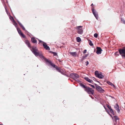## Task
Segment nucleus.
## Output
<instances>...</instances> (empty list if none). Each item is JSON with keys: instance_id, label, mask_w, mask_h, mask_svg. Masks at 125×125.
<instances>
[{"instance_id": "nucleus-1", "label": "nucleus", "mask_w": 125, "mask_h": 125, "mask_svg": "<svg viewBox=\"0 0 125 125\" xmlns=\"http://www.w3.org/2000/svg\"><path fill=\"white\" fill-rule=\"evenodd\" d=\"M31 50L36 56H39L40 58L42 59H44L46 62H48L50 64V62H51V61L47 59L42 54H39L38 49L35 46H32Z\"/></svg>"}, {"instance_id": "nucleus-2", "label": "nucleus", "mask_w": 125, "mask_h": 125, "mask_svg": "<svg viewBox=\"0 0 125 125\" xmlns=\"http://www.w3.org/2000/svg\"><path fill=\"white\" fill-rule=\"evenodd\" d=\"M94 85L95 86V88L99 92L103 93L104 92V90L102 89L100 86L94 83ZM94 88L95 87H94Z\"/></svg>"}, {"instance_id": "nucleus-3", "label": "nucleus", "mask_w": 125, "mask_h": 125, "mask_svg": "<svg viewBox=\"0 0 125 125\" xmlns=\"http://www.w3.org/2000/svg\"><path fill=\"white\" fill-rule=\"evenodd\" d=\"M37 39L39 41V44H40V43L42 42L43 43V45L44 48L46 50L48 51L50 50V48H49V47L47 45L46 43L41 40H39L37 38Z\"/></svg>"}, {"instance_id": "nucleus-4", "label": "nucleus", "mask_w": 125, "mask_h": 125, "mask_svg": "<svg viewBox=\"0 0 125 125\" xmlns=\"http://www.w3.org/2000/svg\"><path fill=\"white\" fill-rule=\"evenodd\" d=\"M102 73L101 72L98 71H96L95 72V74L96 76L97 77L101 79L104 77V76L102 74Z\"/></svg>"}, {"instance_id": "nucleus-5", "label": "nucleus", "mask_w": 125, "mask_h": 125, "mask_svg": "<svg viewBox=\"0 0 125 125\" xmlns=\"http://www.w3.org/2000/svg\"><path fill=\"white\" fill-rule=\"evenodd\" d=\"M70 77L73 80H75L76 79L79 78V75L77 73H72L70 74Z\"/></svg>"}, {"instance_id": "nucleus-6", "label": "nucleus", "mask_w": 125, "mask_h": 125, "mask_svg": "<svg viewBox=\"0 0 125 125\" xmlns=\"http://www.w3.org/2000/svg\"><path fill=\"white\" fill-rule=\"evenodd\" d=\"M50 62V64L53 68H56L57 71L60 73H62V72L61 70L58 66L55 65L54 63H52V62Z\"/></svg>"}, {"instance_id": "nucleus-7", "label": "nucleus", "mask_w": 125, "mask_h": 125, "mask_svg": "<svg viewBox=\"0 0 125 125\" xmlns=\"http://www.w3.org/2000/svg\"><path fill=\"white\" fill-rule=\"evenodd\" d=\"M119 53L122 57L125 58V47L123 49L119 50Z\"/></svg>"}, {"instance_id": "nucleus-8", "label": "nucleus", "mask_w": 125, "mask_h": 125, "mask_svg": "<svg viewBox=\"0 0 125 125\" xmlns=\"http://www.w3.org/2000/svg\"><path fill=\"white\" fill-rule=\"evenodd\" d=\"M85 90L88 92L89 94H91L93 95L94 94V90H92V88L89 87H87L85 89Z\"/></svg>"}, {"instance_id": "nucleus-9", "label": "nucleus", "mask_w": 125, "mask_h": 125, "mask_svg": "<svg viewBox=\"0 0 125 125\" xmlns=\"http://www.w3.org/2000/svg\"><path fill=\"white\" fill-rule=\"evenodd\" d=\"M77 33L80 34H82L83 33V30L82 28V26H78L77 28Z\"/></svg>"}, {"instance_id": "nucleus-10", "label": "nucleus", "mask_w": 125, "mask_h": 125, "mask_svg": "<svg viewBox=\"0 0 125 125\" xmlns=\"http://www.w3.org/2000/svg\"><path fill=\"white\" fill-rule=\"evenodd\" d=\"M17 31L20 35L21 37L23 38H26V36L24 35V34L21 32L20 30L18 28H17Z\"/></svg>"}, {"instance_id": "nucleus-11", "label": "nucleus", "mask_w": 125, "mask_h": 125, "mask_svg": "<svg viewBox=\"0 0 125 125\" xmlns=\"http://www.w3.org/2000/svg\"><path fill=\"white\" fill-rule=\"evenodd\" d=\"M102 51L101 48L99 47H96V53L97 54H101L102 52Z\"/></svg>"}, {"instance_id": "nucleus-12", "label": "nucleus", "mask_w": 125, "mask_h": 125, "mask_svg": "<svg viewBox=\"0 0 125 125\" xmlns=\"http://www.w3.org/2000/svg\"><path fill=\"white\" fill-rule=\"evenodd\" d=\"M114 120L115 121L114 122L116 123H117V122H119V118L118 116H114Z\"/></svg>"}, {"instance_id": "nucleus-13", "label": "nucleus", "mask_w": 125, "mask_h": 125, "mask_svg": "<svg viewBox=\"0 0 125 125\" xmlns=\"http://www.w3.org/2000/svg\"><path fill=\"white\" fill-rule=\"evenodd\" d=\"M25 42L26 44L28 46V47L31 50V49L32 47H31L30 45V44L29 41L28 40H26L25 41Z\"/></svg>"}, {"instance_id": "nucleus-14", "label": "nucleus", "mask_w": 125, "mask_h": 125, "mask_svg": "<svg viewBox=\"0 0 125 125\" xmlns=\"http://www.w3.org/2000/svg\"><path fill=\"white\" fill-rule=\"evenodd\" d=\"M18 22L21 27L23 29V30L25 31H27L25 30V28L23 25L19 21H17Z\"/></svg>"}, {"instance_id": "nucleus-15", "label": "nucleus", "mask_w": 125, "mask_h": 125, "mask_svg": "<svg viewBox=\"0 0 125 125\" xmlns=\"http://www.w3.org/2000/svg\"><path fill=\"white\" fill-rule=\"evenodd\" d=\"M115 109L117 111V112L119 113L120 111V110L119 109V106L118 104H116V105H115L114 107Z\"/></svg>"}, {"instance_id": "nucleus-16", "label": "nucleus", "mask_w": 125, "mask_h": 125, "mask_svg": "<svg viewBox=\"0 0 125 125\" xmlns=\"http://www.w3.org/2000/svg\"><path fill=\"white\" fill-rule=\"evenodd\" d=\"M84 79L85 80L88 82L90 83H92H92L93 82V81L89 79L88 77H84Z\"/></svg>"}, {"instance_id": "nucleus-17", "label": "nucleus", "mask_w": 125, "mask_h": 125, "mask_svg": "<svg viewBox=\"0 0 125 125\" xmlns=\"http://www.w3.org/2000/svg\"><path fill=\"white\" fill-rule=\"evenodd\" d=\"M31 41L33 43H35L37 42V41L35 39L34 37H31Z\"/></svg>"}, {"instance_id": "nucleus-18", "label": "nucleus", "mask_w": 125, "mask_h": 125, "mask_svg": "<svg viewBox=\"0 0 125 125\" xmlns=\"http://www.w3.org/2000/svg\"><path fill=\"white\" fill-rule=\"evenodd\" d=\"M11 18H12L13 21H12V23H13V25L15 26V27L17 28H18L17 27V24L16 22L14 20L13 18V17H12Z\"/></svg>"}, {"instance_id": "nucleus-19", "label": "nucleus", "mask_w": 125, "mask_h": 125, "mask_svg": "<svg viewBox=\"0 0 125 125\" xmlns=\"http://www.w3.org/2000/svg\"><path fill=\"white\" fill-rule=\"evenodd\" d=\"M88 55V54H85L82 57V58L81 59V61H83L84 59Z\"/></svg>"}, {"instance_id": "nucleus-20", "label": "nucleus", "mask_w": 125, "mask_h": 125, "mask_svg": "<svg viewBox=\"0 0 125 125\" xmlns=\"http://www.w3.org/2000/svg\"><path fill=\"white\" fill-rule=\"evenodd\" d=\"M70 54L72 56L74 57H76V56L77 53L76 52H70Z\"/></svg>"}, {"instance_id": "nucleus-21", "label": "nucleus", "mask_w": 125, "mask_h": 125, "mask_svg": "<svg viewBox=\"0 0 125 125\" xmlns=\"http://www.w3.org/2000/svg\"><path fill=\"white\" fill-rule=\"evenodd\" d=\"M94 16L95 17L96 19L98 20V16L97 13H96L95 11H94Z\"/></svg>"}, {"instance_id": "nucleus-22", "label": "nucleus", "mask_w": 125, "mask_h": 125, "mask_svg": "<svg viewBox=\"0 0 125 125\" xmlns=\"http://www.w3.org/2000/svg\"><path fill=\"white\" fill-rule=\"evenodd\" d=\"M80 85L83 88H85V89L87 87L84 84H83L82 83H80Z\"/></svg>"}, {"instance_id": "nucleus-23", "label": "nucleus", "mask_w": 125, "mask_h": 125, "mask_svg": "<svg viewBox=\"0 0 125 125\" xmlns=\"http://www.w3.org/2000/svg\"><path fill=\"white\" fill-rule=\"evenodd\" d=\"M77 42H80L81 41V39L79 37H77L76 38Z\"/></svg>"}, {"instance_id": "nucleus-24", "label": "nucleus", "mask_w": 125, "mask_h": 125, "mask_svg": "<svg viewBox=\"0 0 125 125\" xmlns=\"http://www.w3.org/2000/svg\"><path fill=\"white\" fill-rule=\"evenodd\" d=\"M49 52L52 54H53L54 56H57V53L56 52H53L52 51H50Z\"/></svg>"}, {"instance_id": "nucleus-25", "label": "nucleus", "mask_w": 125, "mask_h": 125, "mask_svg": "<svg viewBox=\"0 0 125 125\" xmlns=\"http://www.w3.org/2000/svg\"><path fill=\"white\" fill-rule=\"evenodd\" d=\"M89 44L91 46H92L93 45V43L92 42L89 40Z\"/></svg>"}, {"instance_id": "nucleus-26", "label": "nucleus", "mask_w": 125, "mask_h": 125, "mask_svg": "<svg viewBox=\"0 0 125 125\" xmlns=\"http://www.w3.org/2000/svg\"><path fill=\"white\" fill-rule=\"evenodd\" d=\"M121 21L123 23L125 24V20L122 18H121Z\"/></svg>"}, {"instance_id": "nucleus-27", "label": "nucleus", "mask_w": 125, "mask_h": 125, "mask_svg": "<svg viewBox=\"0 0 125 125\" xmlns=\"http://www.w3.org/2000/svg\"><path fill=\"white\" fill-rule=\"evenodd\" d=\"M110 110V111L111 112L112 114H113V115H115V112H114L113 111L112 109H111Z\"/></svg>"}, {"instance_id": "nucleus-28", "label": "nucleus", "mask_w": 125, "mask_h": 125, "mask_svg": "<svg viewBox=\"0 0 125 125\" xmlns=\"http://www.w3.org/2000/svg\"><path fill=\"white\" fill-rule=\"evenodd\" d=\"M107 84H108L111 85V86L112 85H113V84L112 83H111L109 81H107Z\"/></svg>"}, {"instance_id": "nucleus-29", "label": "nucleus", "mask_w": 125, "mask_h": 125, "mask_svg": "<svg viewBox=\"0 0 125 125\" xmlns=\"http://www.w3.org/2000/svg\"><path fill=\"white\" fill-rule=\"evenodd\" d=\"M106 106L108 107V108L109 109V110L111 109V106L107 104H106Z\"/></svg>"}, {"instance_id": "nucleus-30", "label": "nucleus", "mask_w": 125, "mask_h": 125, "mask_svg": "<svg viewBox=\"0 0 125 125\" xmlns=\"http://www.w3.org/2000/svg\"><path fill=\"white\" fill-rule=\"evenodd\" d=\"M119 52H116L115 53V55L116 56H117L119 55Z\"/></svg>"}, {"instance_id": "nucleus-31", "label": "nucleus", "mask_w": 125, "mask_h": 125, "mask_svg": "<svg viewBox=\"0 0 125 125\" xmlns=\"http://www.w3.org/2000/svg\"><path fill=\"white\" fill-rule=\"evenodd\" d=\"M98 36V34L97 33L94 34V37L95 38H97Z\"/></svg>"}, {"instance_id": "nucleus-32", "label": "nucleus", "mask_w": 125, "mask_h": 125, "mask_svg": "<svg viewBox=\"0 0 125 125\" xmlns=\"http://www.w3.org/2000/svg\"><path fill=\"white\" fill-rule=\"evenodd\" d=\"M92 10L93 13V14L94 15V7H92Z\"/></svg>"}, {"instance_id": "nucleus-33", "label": "nucleus", "mask_w": 125, "mask_h": 125, "mask_svg": "<svg viewBox=\"0 0 125 125\" xmlns=\"http://www.w3.org/2000/svg\"><path fill=\"white\" fill-rule=\"evenodd\" d=\"M87 52V50H85L83 52V53L84 54V53H85Z\"/></svg>"}, {"instance_id": "nucleus-34", "label": "nucleus", "mask_w": 125, "mask_h": 125, "mask_svg": "<svg viewBox=\"0 0 125 125\" xmlns=\"http://www.w3.org/2000/svg\"><path fill=\"white\" fill-rule=\"evenodd\" d=\"M86 65L87 66L89 64V62L88 61H87L86 62Z\"/></svg>"}, {"instance_id": "nucleus-35", "label": "nucleus", "mask_w": 125, "mask_h": 125, "mask_svg": "<svg viewBox=\"0 0 125 125\" xmlns=\"http://www.w3.org/2000/svg\"><path fill=\"white\" fill-rule=\"evenodd\" d=\"M89 85H90L93 88H94V85H91L90 84H89Z\"/></svg>"}, {"instance_id": "nucleus-36", "label": "nucleus", "mask_w": 125, "mask_h": 125, "mask_svg": "<svg viewBox=\"0 0 125 125\" xmlns=\"http://www.w3.org/2000/svg\"><path fill=\"white\" fill-rule=\"evenodd\" d=\"M112 86L114 88H115V85L113 84V85H112Z\"/></svg>"}, {"instance_id": "nucleus-37", "label": "nucleus", "mask_w": 125, "mask_h": 125, "mask_svg": "<svg viewBox=\"0 0 125 125\" xmlns=\"http://www.w3.org/2000/svg\"><path fill=\"white\" fill-rule=\"evenodd\" d=\"M114 125H117V123L115 122H114Z\"/></svg>"}, {"instance_id": "nucleus-38", "label": "nucleus", "mask_w": 125, "mask_h": 125, "mask_svg": "<svg viewBox=\"0 0 125 125\" xmlns=\"http://www.w3.org/2000/svg\"><path fill=\"white\" fill-rule=\"evenodd\" d=\"M58 61L60 62H61V61L60 60V59H58Z\"/></svg>"}, {"instance_id": "nucleus-39", "label": "nucleus", "mask_w": 125, "mask_h": 125, "mask_svg": "<svg viewBox=\"0 0 125 125\" xmlns=\"http://www.w3.org/2000/svg\"><path fill=\"white\" fill-rule=\"evenodd\" d=\"M89 95L90 96V97H91V98L92 99H94V98L92 97V95Z\"/></svg>"}, {"instance_id": "nucleus-40", "label": "nucleus", "mask_w": 125, "mask_h": 125, "mask_svg": "<svg viewBox=\"0 0 125 125\" xmlns=\"http://www.w3.org/2000/svg\"><path fill=\"white\" fill-rule=\"evenodd\" d=\"M93 5V4L92 3V4H91V6H92Z\"/></svg>"}, {"instance_id": "nucleus-41", "label": "nucleus", "mask_w": 125, "mask_h": 125, "mask_svg": "<svg viewBox=\"0 0 125 125\" xmlns=\"http://www.w3.org/2000/svg\"><path fill=\"white\" fill-rule=\"evenodd\" d=\"M104 108L106 109V108L104 106Z\"/></svg>"}, {"instance_id": "nucleus-42", "label": "nucleus", "mask_w": 125, "mask_h": 125, "mask_svg": "<svg viewBox=\"0 0 125 125\" xmlns=\"http://www.w3.org/2000/svg\"><path fill=\"white\" fill-rule=\"evenodd\" d=\"M78 82H81V81H80V80H79L78 81Z\"/></svg>"}, {"instance_id": "nucleus-43", "label": "nucleus", "mask_w": 125, "mask_h": 125, "mask_svg": "<svg viewBox=\"0 0 125 125\" xmlns=\"http://www.w3.org/2000/svg\"><path fill=\"white\" fill-rule=\"evenodd\" d=\"M0 125H2V124H0Z\"/></svg>"}]
</instances>
